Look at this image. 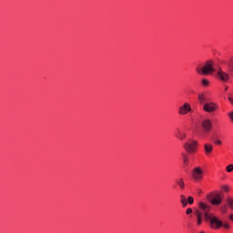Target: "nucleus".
Instances as JSON below:
<instances>
[{
	"instance_id": "28",
	"label": "nucleus",
	"mask_w": 233,
	"mask_h": 233,
	"mask_svg": "<svg viewBox=\"0 0 233 233\" xmlns=\"http://www.w3.org/2000/svg\"><path fill=\"white\" fill-rule=\"evenodd\" d=\"M226 90H228V87H226Z\"/></svg>"
},
{
	"instance_id": "22",
	"label": "nucleus",
	"mask_w": 233,
	"mask_h": 233,
	"mask_svg": "<svg viewBox=\"0 0 233 233\" xmlns=\"http://www.w3.org/2000/svg\"><path fill=\"white\" fill-rule=\"evenodd\" d=\"M222 190H224L225 192H228V186H223Z\"/></svg>"
},
{
	"instance_id": "9",
	"label": "nucleus",
	"mask_w": 233,
	"mask_h": 233,
	"mask_svg": "<svg viewBox=\"0 0 233 233\" xmlns=\"http://www.w3.org/2000/svg\"><path fill=\"white\" fill-rule=\"evenodd\" d=\"M223 201V195L221 193H217L210 200L211 205H221Z\"/></svg>"
},
{
	"instance_id": "17",
	"label": "nucleus",
	"mask_w": 233,
	"mask_h": 233,
	"mask_svg": "<svg viewBox=\"0 0 233 233\" xmlns=\"http://www.w3.org/2000/svg\"><path fill=\"white\" fill-rule=\"evenodd\" d=\"M202 85L204 86H208V85H210V82L208 81V79L204 78L202 79Z\"/></svg>"
},
{
	"instance_id": "13",
	"label": "nucleus",
	"mask_w": 233,
	"mask_h": 233,
	"mask_svg": "<svg viewBox=\"0 0 233 233\" xmlns=\"http://www.w3.org/2000/svg\"><path fill=\"white\" fill-rule=\"evenodd\" d=\"M177 185L181 188V190L185 189V180L183 178H179L176 181Z\"/></svg>"
},
{
	"instance_id": "24",
	"label": "nucleus",
	"mask_w": 233,
	"mask_h": 233,
	"mask_svg": "<svg viewBox=\"0 0 233 233\" xmlns=\"http://www.w3.org/2000/svg\"><path fill=\"white\" fill-rule=\"evenodd\" d=\"M224 228H230V225L228 223L224 224Z\"/></svg>"
},
{
	"instance_id": "11",
	"label": "nucleus",
	"mask_w": 233,
	"mask_h": 233,
	"mask_svg": "<svg viewBox=\"0 0 233 233\" xmlns=\"http://www.w3.org/2000/svg\"><path fill=\"white\" fill-rule=\"evenodd\" d=\"M206 154H211L212 150H214V147L210 144L204 145Z\"/></svg>"
},
{
	"instance_id": "8",
	"label": "nucleus",
	"mask_w": 233,
	"mask_h": 233,
	"mask_svg": "<svg viewBox=\"0 0 233 233\" xmlns=\"http://www.w3.org/2000/svg\"><path fill=\"white\" fill-rule=\"evenodd\" d=\"M208 221H210L212 227L215 225L216 228H221V227H223V221L219 220L218 217H212L211 215L210 218H208Z\"/></svg>"
},
{
	"instance_id": "14",
	"label": "nucleus",
	"mask_w": 233,
	"mask_h": 233,
	"mask_svg": "<svg viewBox=\"0 0 233 233\" xmlns=\"http://www.w3.org/2000/svg\"><path fill=\"white\" fill-rule=\"evenodd\" d=\"M182 157H183V163L186 167H188V163H189V158L188 156L185 153H182Z\"/></svg>"
},
{
	"instance_id": "27",
	"label": "nucleus",
	"mask_w": 233,
	"mask_h": 233,
	"mask_svg": "<svg viewBox=\"0 0 233 233\" xmlns=\"http://www.w3.org/2000/svg\"><path fill=\"white\" fill-rule=\"evenodd\" d=\"M228 101H230L231 105H233V98L232 97H229Z\"/></svg>"
},
{
	"instance_id": "6",
	"label": "nucleus",
	"mask_w": 233,
	"mask_h": 233,
	"mask_svg": "<svg viewBox=\"0 0 233 233\" xmlns=\"http://www.w3.org/2000/svg\"><path fill=\"white\" fill-rule=\"evenodd\" d=\"M188 112H192V107L188 103H185L183 106L178 107L179 116H187Z\"/></svg>"
},
{
	"instance_id": "26",
	"label": "nucleus",
	"mask_w": 233,
	"mask_h": 233,
	"mask_svg": "<svg viewBox=\"0 0 233 233\" xmlns=\"http://www.w3.org/2000/svg\"><path fill=\"white\" fill-rule=\"evenodd\" d=\"M229 219H230V221H233V214L229 215Z\"/></svg>"
},
{
	"instance_id": "7",
	"label": "nucleus",
	"mask_w": 233,
	"mask_h": 233,
	"mask_svg": "<svg viewBox=\"0 0 233 233\" xmlns=\"http://www.w3.org/2000/svg\"><path fill=\"white\" fill-rule=\"evenodd\" d=\"M192 177L195 181H201L203 179V169L201 167H195L192 171Z\"/></svg>"
},
{
	"instance_id": "10",
	"label": "nucleus",
	"mask_w": 233,
	"mask_h": 233,
	"mask_svg": "<svg viewBox=\"0 0 233 233\" xmlns=\"http://www.w3.org/2000/svg\"><path fill=\"white\" fill-rule=\"evenodd\" d=\"M202 128L206 133L212 130V122L210 121V119H206L202 122Z\"/></svg>"
},
{
	"instance_id": "18",
	"label": "nucleus",
	"mask_w": 233,
	"mask_h": 233,
	"mask_svg": "<svg viewBox=\"0 0 233 233\" xmlns=\"http://www.w3.org/2000/svg\"><path fill=\"white\" fill-rule=\"evenodd\" d=\"M187 201L189 205H194V197L189 196Z\"/></svg>"
},
{
	"instance_id": "1",
	"label": "nucleus",
	"mask_w": 233,
	"mask_h": 233,
	"mask_svg": "<svg viewBox=\"0 0 233 233\" xmlns=\"http://www.w3.org/2000/svg\"><path fill=\"white\" fill-rule=\"evenodd\" d=\"M199 209H196L194 214L197 217V225H201L203 223V215L206 219V221H208L210 219V217L212 215L208 214L212 208L208 206V204H205L204 202H200L198 204Z\"/></svg>"
},
{
	"instance_id": "20",
	"label": "nucleus",
	"mask_w": 233,
	"mask_h": 233,
	"mask_svg": "<svg viewBox=\"0 0 233 233\" xmlns=\"http://www.w3.org/2000/svg\"><path fill=\"white\" fill-rule=\"evenodd\" d=\"M220 211H221L223 214H227V206H221Z\"/></svg>"
},
{
	"instance_id": "15",
	"label": "nucleus",
	"mask_w": 233,
	"mask_h": 233,
	"mask_svg": "<svg viewBox=\"0 0 233 233\" xmlns=\"http://www.w3.org/2000/svg\"><path fill=\"white\" fill-rule=\"evenodd\" d=\"M180 203H182V207H187L188 205V202L187 201V197L185 195L180 196Z\"/></svg>"
},
{
	"instance_id": "2",
	"label": "nucleus",
	"mask_w": 233,
	"mask_h": 233,
	"mask_svg": "<svg viewBox=\"0 0 233 233\" xmlns=\"http://www.w3.org/2000/svg\"><path fill=\"white\" fill-rule=\"evenodd\" d=\"M196 72H198V74H202L203 76H208V74L216 72L214 62L212 60L208 61L202 68L197 67Z\"/></svg>"
},
{
	"instance_id": "21",
	"label": "nucleus",
	"mask_w": 233,
	"mask_h": 233,
	"mask_svg": "<svg viewBox=\"0 0 233 233\" xmlns=\"http://www.w3.org/2000/svg\"><path fill=\"white\" fill-rule=\"evenodd\" d=\"M192 212H193V210H192V208H190L186 210L187 216L192 214Z\"/></svg>"
},
{
	"instance_id": "19",
	"label": "nucleus",
	"mask_w": 233,
	"mask_h": 233,
	"mask_svg": "<svg viewBox=\"0 0 233 233\" xmlns=\"http://www.w3.org/2000/svg\"><path fill=\"white\" fill-rule=\"evenodd\" d=\"M226 170H227V172H232V170H233V165H232V164L228 165V166L226 167Z\"/></svg>"
},
{
	"instance_id": "12",
	"label": "nucleus",
	"mask_w": 233,
	"mask_h": 233,
	"mask_svg": "<svg viewBox=\"0 0 233 233\" xmlns=\"http://www.w3.org/2000/svg\"><path fill=\"white\" fill-rule=\"evenodd\" d=\"M198 101L200 103V105H203L204 103H207L208 99L207 96H205V95L203 93L198 95Z\"/></svg>"
},
{
	"instance_id": "16",
	"label": "nucleus",
	"mask_w": 233,
	"mask_h": 233,
	"mask_svg": "<svg viewBox=\"0 0 233 233\" xmlns=\"http://www.w3.org/2000/svg\"><path fill=\"white\" fill-rule=\"evenodd\" d=\"M178 139H180L181 141H183V139L187 138V134L185 133H181V131H178V136H177Z\"/></svg>"
},
{
	"instance_id": "23",
	"label": "nucleus",
	"mask_w": 233,
	"mask_h": 233,
	"mask_svg": "<svg viewBox=\"0 0 233 233\" xmlns=\"http://www.w3.org/2000/svg\"><path fill=\"white\" fill-rule=\"evenodd\" d=\"M215 145H221V140H214Z\"/></svg>"
},
{
	"instance_id": "4",
	"label": "nucleus",
	"mask_w": 233,
	"mask_h": 233,
	"mask_svg": "<svg viewBox=\"0 0 233 233\" xmlns=\"http://www.w3.org/2000/svg\"><path fill=\"white\" fill-rule=\"evenodd\" d=\"M217 77L219 79V81H222V83H227L230 79V75L223 71L221 68H219L217 71Z\"/></svg>"
},
{
	"instance_id": "3",
	"label": "nucleus",
	"mask_w": 233,
	"mask_h": 233,
	"mask_svg": "<svg viewBox=\"0 0 233 233\" xmlns=\"http://www.w3.org/2000/svg\"><path fill=\"white\" fill-rule=\"evenodd\" d=\"M198 140L189 138L187 141L184 144V148L187 154H196V151L198 150Z\"/></svg>"
},
{
	"instance_id": "5",
	"label": "nucleus",
	"mask_w": 233,
	"mask_h": 233,
	"mask_svg": "<svg viewBox=\"0 0 233 233\" xmlns=\"http://www.w3.org/2000/svg\"><path fill=\"white\" fill-rule=\"evenodd\" d=\"M203 110L208 114H212V112H216V110H218V104L214 102L205 103Z\"/></svg>"
},
{
	"instance_id": "25",
	"label": "nucleus",
	"mask_w": 233,
	"mask_h": 233,
	"mask_svg": "<svg viewBox=\"0 0 233 233\" xmlns=\"http://www.w3.org/2000/svg\"><path fill=\"white\" fill-rule=\"evenodd\" d=\"M229 117H230L231 121H233V112L229 113Z\"/></svg>"
}]
</instances>
